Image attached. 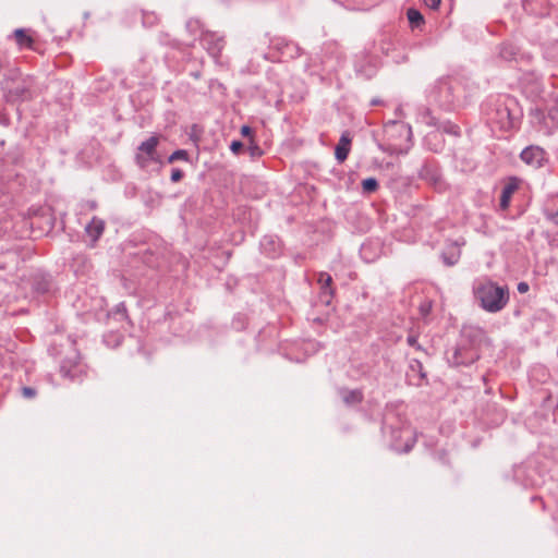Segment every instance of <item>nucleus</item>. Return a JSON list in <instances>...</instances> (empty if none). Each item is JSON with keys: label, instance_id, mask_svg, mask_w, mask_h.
<instances>
[{"label": "nucleus", "instance_id": "obj_5", "mask_svg": "<svg viewBox=\"0 0 558 558\" xmlns=\"http://www.w3.org/2000/svg\"><path fill=\"white\" fill-rule=\"evenodd\" d=\"M520 159L533 169H539L548 162L547 153L537 145L525 147L520 154Z\"/></svg>", "mask_w": 558, "mask_h": 558}, {"label": "nucleus", "instance_id": "obj_45", "mask_svg": "<svg viewBox=\"0 0 558 558\" xmlns=\"http://www.w3.org/2000/svg\"><path fill=\"white\" fill-rule=\"evenodd\" d=\"M440 458L444 460V462H446V453H445V452H442V453L440 454Z\"/></svg>", "mask_w": 558, "mask_h": 558}, {"label": "nucleus", "instance_id": "obj_10", "mask_svg": "<svg viewBox=\"0 0 558 558\" xmlns=\"http://www.w3.org/2000/svg\"><path fill=\"white\" fill-rule=\"evenodd\" d=\"M31 29L17 28L14 31L13 36L20 49L35 50V39L29 34Z\"/></svg>", "mask_w": 558, "mask_h": 558}, {"label": "nucleus", "instance_id": "obj_21", "mask_svg": "<svg viewBox=\"0 0 558 558\" xmlns=\"http://www.w3.org/2000/svg\"><path fill=\"white\" fill-rule=\"evenodd\" d=\"M421 118L422 122L428 126H434L438 129L440 124L428 108L424 109V111L421 114Z\"/></svg>", "mask_w": 558, "mask_h": 558}, {"label": "nucleus", "instance_id": "obj_20", "mask_svg": "<svg viewBox=\"0 0 558 558\" xmlns=\"http://www.w3.org/2000/svg\"><path fill=\"white\" fill-rule=\"evenodd\" d=\"M33 288L38 293H46L50 289V281L45 277H37L34 279Z\"/></svg>", "mask_w": 558, "mask_h": 558}, {"label": "nucleus", "instance_id": "obj_15", "mask_svg": "<svg viewBox=\"0 0 558 558\" xmlns=\"http://www.w3.org/2000/svg\"><path fill=\"white\" fill-rule=\"evenodd\" d=\"M518 189L517 183H508L502 187L499 206L502 210L509 207L511 195Z\"/></svg>", "mask_w": 558, "mask_h": 558}, {"label": "nucleus", "instance_id": "obj_8", "mask_svg": "<svg viewBox=\"0 0 558 558\" xmlns=\"http://www.w3.org/2000/svg\"><path fill=\"white\" fill-rule=\"evenodd\" d=\"M418 177L430 184L438 183L440 180V173L437 163L425 161L418 172Z\"/></svg>", "mask_w": 558, "mask_h": 558}, {"label": "nucleus", "instance_id": "obj_2", "mask_svg": "<svg viewBox=\"0 0 558 558\" xmlns=\"http://www.w3.org/2000/svg\"><path fill=\"white\" fill-rule=\"evenodd\" d=\"M474 296L484 311L498 313L509 302V289L507 286H499L492 280H485L474 288Z\"/></svg>", "mask_w": 558, "mask_h": 558}, {"label": "nucleus", "instance_id": "obj_46", "mask_svg": "<svg viewBox=\"0 0 558 558\" xmlns=\"http://www.w3.org/2000/svg\"><path fill=\"white\" fill-rule=\"evenodd\" d=\"M421 310H422V312H426V313H427V312H428V310H429V306H428L427 308H425V307H423V306H422V307H421Z\"/></svg>", "mask_w": 558, "mask_h": 558}, {"label": "nucleus", "instance_id": "obj_37", "mask_svg": "<svg viewBox=\"0 0 558 558\" xmlns=\"http://www.w3.org/2000/svg\"><path fill=\"white\" fill-rule=\"evenodd\" d=\"M517 290H518L519 293L523 294V293H526L530 290V286H529L527 282L521 281V282L518 283Z\"/></svg>", "mask_w": 558, "mask_h": 558}, {"label": "nucleus", "instance_id": "obj_44", "mask_svg": "<svg viewBox=\"0 0 558 558\" xmlns=\"http://www.w3.org/2000/svg\"><path fill=\"white\" fill-rule=\"evenodd\" d=\"M3 64H4V58H3V56L0 53V70L2 69Z\"/></svg>", "mask_w": 558, "mask_h": 558}, {"label": "nucleus", "instance_id": "obj_4", "mask_svg": "<svg viewBox=\"0 0 558 558\" xmlns=\"http://www.w3.org/2000/svg\"><path fill=\"white\" fill-rule=\"evenodd\" d=\"M158 143V136H150L138 146L135 161L142 169L148 168L151 163L162 165V158L157 150Z\"/></svg>", "mask_w": 558, "mask_h": 558}, {"label": "nucleus", "instance_id": "obj_32", "mask_svg": "<svg viewBox=\"0 0 558 558\" xmlns=\"http://www.w3.org/2000/svg\"><path fill=\"white\" fill-rule=\"evenodd\" d=\"M36 395H37V390L33 387L26 386V387L22 388V396L26 399H33L36 397Z\"/></svg>", "mask_w": 558, "mask_h": 558}, {"label": "nucleus", "instance_id": "obj_17", "mask_svg": "<svg viewBox=\"0 0 558 558\" xmlns=\"http://www.w3.org/2000/svg\"><path fill=\"white\" fill-rule=\"evenodd\" d=\"M407 16H408L409 23L411 24L412 27H418L422 24H424L423 14L414 8H410L408 10Z\"/></svg>", "mask_w": 558, "mask_h": 558}, {"label": "nucleus", "instance_id": "obj_6", "mask_svg": "<svg viewBox=\"0 0 558 558\" xmlns=\"http://www.w3.org/2000/svg\"><path fill=\"white\" fill-rule=\"evenodd\" d=\"M201 44L208 51V53L215 59L219 58L221 51L226 46V40L222 35H219L216 32H202L201 33Z\"/></svg>", "mask_w": 558, "mask_h": 558}, {"label": "nucleus", "instance_id": "obj_28", "mask_svg": "<svg viewBox=\"0 0 558 558\" xmlns=\"http://www.w3.org/2000/svg\"><path fill=\"white\" fill-rule=\"evenodd\" d=\"M142 20L144 26H153L157 22V15L154 12H143Z\"/></svg>", "mask_w": 558, "mask_h": 558}, {"label": "nucleus", "instance_id": "obj_30", "mask_svg": "<svg viewBox=\"0 0 558 558\" xmlns=\"http://www.w3.org/2000/svg\"><path fill=\"white\" fill-rule=\"evenodd\" d=\"M410 366L413 371H417L420 373L421 378L426 377V373L423 371V364L421 361L414 359V360H412Z\"/></svg>", "mask_w": 558, "mask_h": 558}, {"label": "nucleus", "instance_id": "obj_11", "mask_svg": "<svg viewBox=\"0 0 558 558\" xmlns=\"http://www.w3.org/2000/svg\"><path fill=\"white\" fill-rule=\"evenodd\" d=\"M82 373H83L82 366L78 363L63 361L60 366L61 376L72 380V381L80 379L82 376Z\"/></svg>", "mask_w": 558, "mask_h": 558}, {"label": "nucleus", "instance_id": "obj_19", "mask_svg": "<svg viewBox=\"0 0 558 558\" xmlns=\"http://www.w3.org/2000/svg\"><path fill=\"white\" fill-rule=\"evenodd\" d=\"M438 130L452 136L459 137L461 135L460 128L451 121H446L439 124Z\"/></svg>", "mask_w": 558, "mask_h": 558}, {"label": "nucleus", "instance_id": "obj_26", "mask_svg": "<svg viewBox=\"0 0 558 558\" xmlns=\"http://www.w3.org/2000/svg\"><path fill=\"white\" fill-rule=\"evenodd\" d=\"M247 149L252 158H258L264 154V150L259 147L257 143H255L254 140L250 141Z\"/></svg>", "mask_w": 558, "mask_h": 558}, {"label": "nucleus", "instance_id": "obj_27", "mask_svg": "<svg viewBox=\"0 0 558 558\" xmlns=\"http://www.w3.org/2000/svg\"><path fill=\"white\" fill-rule=\"evenodd\" d=\"M438 88L440 94H446L448 96L453 95V87L449 80H441L439 82Z\"/></svg>", "mask_w": 558, "mask_h": 558}, {"label": "nucleus", "instance_id": "obj_24", "mask_svg": "<svg viewBox=\"0 0 558 558\" xmlns=\"http://www.w3.org/2000/svg\"><path fill=\"white\" fill-rule=\"evenodd\" d=\"M499 54L502 59L510 61L515 57L517 52L512 45H502Z\"/></svg>", "mask_w": 558, "mask_h": 558}, {"label": "nucleus", "instance_id": "obj_35", "mask_svg": "<svg viewBox=\"0 0 558 558\" xmlns=\"http://www.w3.org/2000/svg\"><path fill=\"white\" fill-rule=\"evenodd\" d=\"M253 133H254L253 129L251 126H248V125H243L241 128V135L244 136V137H248L250 141L254 140L253 138Z\"/></svg>", "mask_w": 558, "mask_h": 558}, {"label": "nucleus", "instance_id": "obj_39", "mask_svg": "<svg viewBox=\"0 0 558 558\" xmlns=\"http://www.w3.org/2000/svg\"><path fill=\"white\" fill-rule=\"evenodd\" d=\"M425 4L430 9H437L441 0H424Z\"/></svg>", "mask_w": 558, "mask_h": 558}, {"label": "nucleus", "instance_id": "obj_42", "mask_svg": "<svg viewBox=\"0 0 558 558\" xmlns=\"http://www.w3.org/2000/svg\"><path fill=\"white\" fill-rule=\"evenodd\" d=\"M167 160H168V162H169V163L174 162V151H173V153H171V154L168 156Z\"/></svg>", "mask_w": 558, "mask_h": 558}, {"label": "nucleus", "instance_id": "obj_18", "mask_svg": "<svg viewBox=\"0 0 558 558\" xmlns=\"http://www.w3.org/2000/svg\"><path fill=\"white\" fill-rule=\"evenodd\" d=\"M190 141L193 145L198 148V143L201 141L203 129L198 124L191 125L190 130L186 132Z\"/></svg>", "mask_w": 558, "mask_h": 558}, {"label": "nucleus", "instance_id": "obj_36", "mask_svg": "<svg viewBox=\"0 0 558 558\" xmlns=\"http://www.w3.org/2000/svg\"><path fill=\"white\" fill-rule=\"evenodd\" d=\"M11 123L10 117L5 112H0V124L2 126H9Z\"/></svg>", "mask_w": 558, "mask_h": 558}, {"label": "nucleus", "instance_id": "obj_29", "mask_svg": "<svg viewBox=\"0 0 558 558\" xmlns=\"http://www.w3.org/2000/svg\"><path fill=\"white\" fill-rule=\"evenodd\" d=\"M186 29L189 32L193 33L194 35H197V34L201 35V33H202L198 21H192V20L189 21L186 23Z\"/></svg>", "mask_w": 558, "mask_h": 558}, {"label": "nucleus", "instance_id": "obj_41", "mask_svg": "<svg viewBox=\"0 0 558 558\" xmlns=\"http://www.w3.org/2000/svg\"><path fill=\"white\" fill-rule=\"evenodd\" d=\"M183 178V172L180 169H177V182Z\"/></svg>", "mask_w": 558, "mask_h": 558}, {"label": "nucleus", "instance_id": "obj_3", "mask_svg": "<svg viewBox=\"0 0 558 558\" xmlns=\"http://www.w3.org/2000/svg\"><path fill=\"white\" fill-rule=\"evenodd\" d=\"M480 351L471 341L462 339L448 359L451 366H470L480 359Z\"/></svg>", "mask_w": 558, "mask_h": 558}, {"label": "nucleus", "instance_id": "obj_7", "mask_svg": "<svg viewBox=\"0 0 558 558\" xmlns=\"http://www.w3.org/2000/svg\"><path fill=\"white\" fill-rule=\"evenodd\" d=\"M105 221L98 217H93L92 220L86 225L85 232L90 238L92 244L94 247L96 242L100 239L105 231Z\"/></svg>", "mask_w": 558, "mask_h": 558}, {"label": "nucleus", "instance_id": "obj_12", "mask_svg": "<svg viewBox=\"0 0 558 558\" xmlns=\"http://www.w3.org/2000/svg\"><path fill=\"white\" fill-rule=\"evenodd\" d=\"M318 282L322 286V293H320L322 300H323V302L325 304L329 305L330 304V299L333 295V289L331 287L332 278L327 272H320L319 274V278H318Z\"/></svg>", "mask_w": 558, "mask_h": 558}, {"label": "nucleus", "instance_id": "obj_22", "mask_svg": "<svg viewBox=\"0 0 558 558\" xmlns=\"http://www.w3.org/2000/svg\"><path fill=\"white\" fill-rule=\"evenodd\" d=\"M379 184L375 178H366L362 181V189L364 193H374L377 191Z\"/></svg>", "mask_w": 558, "mask_h": 558}, {"label": "nucleus", "instance_id": "obj_23", "mask_svg": "<svg viewBox=\"0 0 558 558\" xmlns=\"http://www.w3.org/2000/svg\"><path fill=\"white\" fill-rule=\"evenodd\" d=\"M390 130H396L400 133H405L407 136H408V140H411V136H412V130H411V126L408 125V124H404L402 122H396V121H392L390 123Z\"/></svg>", "mask_w": 558, "mask_h": 558}, {"label": "nucleus", "instance_id": "obj_33", "mask_svg": "<svg viewBox=\"0 0 558 558\" xmlns=\"http://www.w3.org/2000/svg\"><path fill=\"white\" fill-rule=\"evenodd\" d=\"M407 342L409 345L415 348L416 350H423L422 345L417 341V336L415 335H409L407 338Z\"/></svg>", "mask_w": 558, "mask_h": 558}, {"label": "nucleus", "instance_id": "obj_16", "mask_svg": "<svg viewBox=\"0 0 558 558\" xmlns=\"http://www.w3.org/2000/svg\"><path fill=\"white\" fill-rule=\"evenodd\" d=\"M108 316L109 317H113V318H116L118 320H128L129 316H128V311H126V306H125L124 302H121V303L117 304L108 313Z\"/></svg>", "mask_w": 558, "mask_h": 558}, {"label": "nucleus", "instance_id": "obj_13", "mask_svg": "<svg viewBox=\"0 0 558 558\" xmlns=\"http://www.w3.org/2000/svg\"><path fill=\"white\" fill-rule=\"evenodd\" d=\"M351 148V138L349 136V133L345 132L341 135L339 143L336 146L335 149V157L338 160V162H343L350 153Z\"/></svg>", "mask_w": 558, "mask_h": 558}, {"label": "nucleus", "instance_id": "obj_25", "mask_svg": "<svg viewBox=\"0 0 558 558\" xmlns=\"http://www.w3.org/2000/svg\"><path fill=\"white\" fill-rule=\"evenodd\" d=\"M459 258H460V253L459 252H457V253L453 252V253H450V254H448V253H442L441 254V259H442V262H444V264L446 266H453V265H456L458 263Z\"/></svg>", "mask_w": 558, "mask_h": 558}, {"label": "nucleus", "instance_id": "obj_40", "mask_svg": "<svg viewBox=\"0 0 558 558\" xmlns=\"http://www.w3.org/2000/svg\"><path fill=\"white\" fill-rule=\"evenodd\" d=\"M414 446V440L412 442H407L403 449V452H409Z\"/></svg>", "mask_w": 558, "mask_h": 558}, {"label": "nucleus", "instance_id": "obj_34", "mask_svg": "<svg viewBox=\"0 0 558 558\" xmlns=\"http://www.w3.org/2000/svg\"><path fill=\"white\" fill-rule=\"evenodd\" d=\"M243 143L240 141H233L231 142L230 149L233 154L238 155L243 150Z\"/></svg>", "mask_w": 558, "mask_h": 558}, {"label": "nucleus", "instance_id": "obj_14", "mask_svg": "<svg viewBox=\"0 0 558 558\" xmlns=\"http://www.w3.org/2000/svg\"><path fill=\"white\" fill-rule=\"evenodd\" d=\"M187 57L189 58L183 64L182 71L195 78H198L202 73L203 63L197 58L192 57V53H189Z\"/></svg>", "mask_w": 558, "mask_h": 558}, {"label": "nucleus", "instance_id": "obj_38", "mask_svg": "<svg viewBox=\"0 0 558 558\" xmlns=\"http://www.w3.org/2000/svg\"><path fill=\"white\" fill-rule=\"evenodd\" d=\"M189 154L185 149H177V160H187Z\"/></svg>", "mask_w": 558, "mask_h": 558}, {"label": "nucleus", "instance_id": "obj_43", "mask_svg": "<svg viewBox=\"0 0 558 558\" xmlns=\"http://www.w3.org/2000/svg\"><path fill=\"white\" fill-rule=\"evenodd\" d=\"M174 177H175L174 168H172L171 171H170V179H171V181H174Z\"/></svg>", "mask_w": 558, "mask_h": 558}, {"label": "nucleus", "instance_id": "obj_31", "mask_svg": "<svg viewBox=\"0 0 558 558\" xmlns=\"http://www.w3.org/2000/svg\"><path fill=\"white\" fill-rule=\"evenodd\" d=\"M544 216H545V218H546L548 221L553 222L555 226H557V227H558V210L553 211V210H548V209H546V210L544 211Z\"/></svg>", "mask_w": 558, "mask_h": 558}, {"label": "nucleus", "instance_id": "obj_9", "mask_svg": "<svg viewBox=\"0 0 558 558\" xmlns=\"http://www.w3.org/2000/svg\"><path fill=\"white\" fill-rule=\"evenodd\" d=\"M339 395L341 396L342 401L347 405H355L360 404L364 400V395L362 389H348V388H340Z\"/></svg>", "mask_w": 558, "mask_h": 558}, {"label": "nucleus", "instance_id": "obj_1", "mask_svg": "<svg viewBox=\"0 0 558 558\" xmlns=\"http://www.w3.org/2000/svg\"><path fill=\"white\" fill-rule=\"evenodd\" d=\"M3 97L9 104H21L36 98L40 90L36 78L32 75H22L17 69L10 70L1 82Z\"/></svg>", "mask_w": 558, "mask_h": 558}]
</instances>
